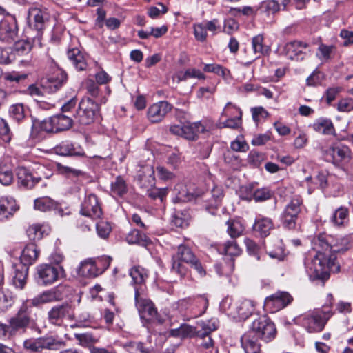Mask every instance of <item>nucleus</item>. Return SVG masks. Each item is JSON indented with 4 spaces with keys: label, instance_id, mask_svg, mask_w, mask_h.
<instances>
[{
    "label": "nucleus",
    "instance_id": "9d476101",
    "mask_svg": "<svg viewBox=\"0 0 353 353\" xmlns=\"http://www.w3.org/2000/svg\"><path fill=\"white\" fill-rule=\"evenodd\" d=\"M50 19L48 9L42 6L33 5L29 8L28 12V23L29 26L37 30V35L41 34L45 29L46 24Z\"/></svg>",
    "mask_w": 353,
    "mask_h": 353
},
{
    "label": "nucleus",
    "instance_id": "13d9d810",
    "mask_svg": "<svg viewBox=\"0 0 353 353\" xmlns=\"http://www.w3.org/2000/svg\"><path fill=\"white\" fill-rule=\"evenodd\" d=\"M222 117L231 118V117H242V112L241 109L236 106L235 104H233L231 102H228L223 110L221 113Z\"/></svg>",
    "mask_w": 353,
    "mask_h": 353
},
{
    "label": "nucleus",
    "instance_id": "412c9836",
    "mask_svg": "<svg viewBox=\"0 0 353 353\" xmlns=\"http://www.w3.org/2000/svg\"><path fill=\"white\" fill-rule=\"evenodd\" d=\"M334 242V236L327 234L325 232H321L316 235L312 241V248L310 251L325 253L327 255H335L332 253V243Z\"/></svg>",
    "mask_w": 353,
    "mask_h": 353
},
{
    "label": "nucleus",
    "instance_id": "3c124183",
    "mask_svg": "<svg viewBox=\"0 0 353 353\" xmlns=\"http://www.w3.org/2000/svg\"><path fill=\"white\" fill-rule=\"evenodd\" d=\"M333 301L334 297L332 294H328L327 296V303H325L324 305H323L321 309H316L314 310V312H319L318 314H319L321 319H323V320H325V323H327V321L333 314L332 310Z\"/></svg>",
    "mask_w": 353,
    "mask_h": 353
},
{
    "label": "nucleus",
    "instance_id": "2eb2a0df",
    "mask_svg": "<svg viewBox=\"0 0 353 353\" xmlns=\"http://www.w3.org/2000/svg\"><path fill=\"white\" fill-rule=\"evenodd\" d=\"M284 52L291 60L302 61L310 52V47L307 42L294 40L285 43Z\"/></svg>",
    "mask_w": 353,
    "mask_h": 353
},
{
    "label": "nucleus",
    "instance_id": "49530a36",
    "mask_svg": "<svg viewBox=\"0 0 353 353\" xmlns=\"http://www.w3.org/2000/svg\"><path fill=\"white\" fill-rule=\"evenodd\" d=\"M312 180V176H307L305 178V183L308 188V193L311 194L315 189L321 188L324 189L327 186V175L323 173H319L316 176H315V182L314 185H311L310 181Z\"/></svg>",
    "mask_w": 353,
    "mask_h": 353
},
{
    "label": "nucleus",
    "instance_id": "de8ad7c7",
    "mask_svg": "<svg viewBox=\"0 0 353 353\" xmlns=\"http://www.w3.org/2000/svg\"><path fill=\"white\" fill-rule=\"evenodd\" d=\"M351 246L350 236H345L341 237L334 236V242L332 243V253L344 252L347 250Z\"/></svg>",
    "mask_w": 353,
    "mask_h": 353
},
{
    "label": "nucleus",
    "instance_id": "5701e85b",
    "mask_svg": "<svg viewBox=\"0 0 353 353\" xmlns=\"http://www.w3.org/2000/svg\"><path fill=\"white\" fill-rule=\"evenodd\" d=\"M66 73L60 69H57L52 76L42 80L41 87L47 92H54L66 82Z\"/></svg>",
    "mask_w": 353,
    "mask_h": 353
},
{
    "label": "nucleus",
    "instance_id": "aec40b11",
    "mask_svg": "<svg viewBox=\"0 0 353 353\" xmlns=\"http://www.w3.org/2000/svg\"><path fill=\"white\" fill-rule=\"evenodd\" d=\"M81 214L92 219L99 218L102 214V210L97 196L94 194L85 196L81 203Z\"/></svg>",
    "mask_w": 353,
    "mask_h": 353
},
{
    "label": "nucleus",
    "instance_id": "b1692460",
    "mask_svg": "<svg viewBox=\"0 0 353 353\" xmlns=\"http://www.w3.org/2000/svg\"><path fill=\"white\" fill-rule=\"evenodd\" d=\"M29 268L23 264L12 265L11 284L15 289L22 290L25 288L28 276Z\"/></svg>",
    "mask_w": 353,
    "mask_h": 353
},
{
    "label": "nucleus",
    "instance_id": "0eeeda50",
    "mask_svg": "<svg viewBox=\"0 0 353 353\" xmlns=\"http://www.w3.org/2000/svg\"><path fill=\"white\" fill-rule=\"evenodd\" d=\"M37 282L40 285H50L63 276L64 270L61 266L42 263L37 266Z\"/></svg>",
    "mask_w": 353,
    "mask_h": 353
},
{
    "label": "nucleus",
    "instance_id": "2f4dec72",
    "mask_svg": "<svg viewBox=\"0 0 353 353\" xmlns=\"http://www.w3.org/2000/svg\"><path fill=\"white\" fill-rule=\"evenodd\" d=\"M243 190L248 192V194L243 197V199L248 201L254 199L256 202H263L271 199L273 195V192L268 188H258L252 191L251 187H245Z\"/></svg>",
    "mask_w": 353,
    "mask_h": 353
},
{
    "label": "nucleus",
    "instance_id": "a19ab883",
    "mask_svg": "<svg viewBox=\"0 0 353 353\" xmlns=\"http://www.w3.org/2000/svg\"><path fill=\"white\" fill-rule=\"evenodd\" d=\"M125 240L129 244H138L145 247L150 242L145 234L141 233L136 229L132 230L126 235Z\"/></svg>",
    "mask_w": 353,
    "mask_h": 353
},
{
    "label": "nucleus",
    "instance_id": "6e6d98bb",
    "mask_svg": "<svg viewBox=\"0 0 353 353\" xmlns=\"http://www.w3.org/2000/svg\"><path fill=\"white\" fill-rule=\"evenodd\" d=\"M26 112L27 110L23 103L13 104L9 108L10 116L18 122L25 118Z\"/></svg>",
    "mask_w": 353,
    "mask_h": 353
},
{
    "label": "nucleus",
    "instance_id": "680f3d73",
    "mask_svg": "<svg viewBox=\"0 0 353 353\" xmlns=\"http://www.w3.org/2000/svg\"><path fill=\"white\" fill-rule=\"evenodd\" d=\"M44 230L43 226L39 224H34L28 228L27 234L32 241L39 240L43 237Z\"/></svg>",
    "mask_w": 353,
    "mask_h": 353
},
{
    "label": "nucleus",
    "instance_id": "a878e982",
    "mask_svg": "<svg viewBox=\"0 0 353 353\" xmlns=\"http://www.w3.org/2000/svg\"><path fill=\"white\" fill-rule=\"evenodd\" d=\"M54 150L56 154L61 156H85L84 150L80 145L69 141H62Z\"/></svg>",
    "mask_w": 353,
    "mask_h": 353
},
{
    "label": "nucleus",
    "instance_id": "4be33fe9",
    "mask_svg": "<svg viewBox=\"0 0 353 353\" xmlns=\"http://www.w3.org/2000/svg\"><path fill=\"white\" fill-rule=\"evenodd\" d=\"M172 108V105L165 101L153 103L148 109V119L152 123H159L163 120Z\"/></svg>",
    "mask_w": 353,
    "mask_h": 353
},
{
    "label": "nucleus",
    "instance_id": "c03bdc74",
    "mask_svg": "<svg viewBox=\"0 0 353 353\" xmlns=\"http://www.w3.org/2000/svg\"><path fill=\"white\" fill-rule=\"evenodd\" d=\"M128 192V187L125 181L118 176L114 181L111 183V194L114 197H122Z\"/></svg>",
    "mask_w": 353,
    "mask_h": 353
},
{
    "label": "nucleus",
    "instance_id": "a18cd8bd",
    "mask_svg": "<svg viewBox=\"0 0 353 353\" xmlns=\"http://www.w3.org/2000/svg\"><path fill=\"white\" fill-rule=\"evenodd\" d=\"M335 49L336 48L333 45L320 43L317 49L316 57L322 63H327L332 58Z\"/></svg>",
    "mask_w": 353,
    "mask_h": 353
},
{
    "label": "nucleus",
    "instance_id": "473e14b6",
    "mask_svg": "<svg viewBox=\"0 0 353 353\" xmlns=\"http://www.w3.org/2000/svg\"><path fill=\"white\" fill-rule=\"evenodd\" d=\"M39 254V250L37 245L32 243H29L23 250L19 264H23L28 268L36 261Z\"/></svg>",
    "mask_w": 353,
    "mask_h": 353
},
{
    "label": "nucleus",
    "instance_id": "052dcab7",
    "mask_svg": "<svg viewBox=\"0 0 353 353\" xmlns=\"http://www.w3.org/2000/svg\"><path fill=\"white\" fill-rule=\"evenodd\" d=\"M55 296L54 292L48 290L33 298V303H34L36 306H39L42 304L54 301L55 299Z\"/></svg>",
    "mask_w": 353,
    "mask_h": 353
},
{
    "label": "nucleus",
    "instance_id": "0e129e2a",
    "mask_svg": "<svg viewBox=\"0 0 353 353\" xmlns=\"http://www.w3.org/2000/svg\"><path fill=\"white\" fill-rule=\"evenodd\" d=\"M324 80V74L315 70L306 79V83L308 86H317L321 84Z\"/></svg>",
    "mask_w": 353,
    "mask_h": 353
},
{
    "label": "nucleus",
    "instance_id": "20e7f679",
    "mask_svg": "<svg viewBox=\"0 0 353 353\" xmlns=\"http://www.w3.org/2000/svg\"><path fill=\"white\" fill-rule=\"evenodd\" d=\"M65 345V342L57 335L46 334L38 338H30L23 343V347L30 353L57 351Z\"/></svg>",
    "mask_w": 353,
    "mask_h": 353
},
{
    "label": "nucleus",
    "instance_id": "79ce46f5",
    "mask_svg": "<svg viewBox=\"0 0 353 353\" xmlns=\"http://www.w3.org/2000/svg\"><path fill=\"white\" fill-rule=\"evenodd\" d=\"M227 232L232 239H236L243 234L245 225L240 219H231L227 221Z\"/></svg>",
    "mask_w": 353,
    "mask_h": 353
},
{
    "label": "nucleus",
    "instance_id": "e2e57ef3",
    "mask_svg": "<svg viewBox=\"0 0 353 353\" xmlns=\"http://www.w3.org/2000/svg\"><path fill=\"white\" fill-rule=\"evenodd\" d=\"M223 248L225 254L230 256H238L241 252V250L234 239L225 242L223 244Z\"/></svg>",
    "mask_w": 353,
    "mask_h": 353
},
{
    "label": "nucleus",
    "instance_id": "603ef678",
    "mask_svg": "<svg viewBox=\"0 0 353 353\" xmlns=\"http://www.w3.org/2000/svg\"><path fill=\"white\" fill-rule=\"evenodd\" d=\"M32 48V43L28 39H21L14 43V52L18 56L28 54Z\"/></svg>",
    "mask_w": 353,
    "mask_h": 353
},
{
    "label": "nucleus",
    "instance_id": "dca6fc26",
    "mask_svg": "<svg viewBox=\"0 0 353 353\" xmlns=\"http://www.w3.org/2000/svg\"><path fill=\"white\" fill-rule=\"evenodd\" d=\"M132 278L130 283L134 290V295L143 294L147 292L145 281L148 278V271L141 266H134L129 271Z\"/></svg>",
    "mask_w": 353,
    "mask_h": 353
},
{
    "label": "nucleus",
    "instance_id": "774afa93",
    "mask_svg": "<svg viewBox=\"0 0 353 353\" xmlns=\"http://www.w3.org/2000/svg\"><path fill=\"white\" fill-rule=\"evenodd\" d=\"M336 108L337 110L341 112H349L353 111V99H341L337 103Z\"/></svg>",
    "mask_w": 353,
    "mask_h": 353
},
{
    "label": "nucleus",
    "instance_id": "4468645a",
    "mask_svg": "<svg viewBox=\"0 0 353 353\" xmlns=\"http://www.w3.org/2000/svg\"><path fill=\"white\" fill-rule=\"evenodd\" d=\"M292 296L287 292H277L267 297L263 307L270 313H275L292 303Z\"/></svg>",
    "mask_w": 353,
    "mask_h": 353
},
{
    "label": "nucleus",
    "instance_id": "1a4fd4ad",
    "mask_svg": "<svg viewBox=\"0 0 353 353\" xmlns=\"http://www.w3.org/2000/svg\"><path fill=\"white\" fill-rule=\"evenodd\" d=\"M98 103L89 97H85L79 102L75 117L82 125H89L94 122L99 115Z\"/></svg>",
    "mask_w": 353,
    "mask_h": 353
},
{
    "label": "nucleus",
    "instance_id": "f704fd0d",
    "mask_svg": "<svg viewBox=\"0 0 353 353\" xmlns=\"http://www.w3.org/2000/svg\"><path fill=\"white\" fill-rule=\"evenodd\" d=\"M173 80L177 83L186 81L188 79H205V75L199 69L188 68L185 71H178L173 75Z\"/></svg>",
    "mask_w": 353,
    "mask_h": 353
},
{
    "label": "nucleus",
    "instance_id": "4c0bfd02",
    "mask_svg": "<svg viewBox=\"0 0 353 353\" xmlns=\"http://www.w3.org/2000/svg\"><path fill=\"white\" fill-rule=\"evenodd\" d=\"M68 57L78 70H84L87 68V61L84 55L78 48H72L68 52Z\"/></svg>",
    "mask_w": 353,
    "mask_h": 353
},
{
    "label": "nucleus",
    "instance_id": "8fccbe9b",
    "mask_svg": "<svg viewBox=\"0 0 353 353\" xmlns=\"http://www.w3.org/2000/svg\"><path fill=\"white\" fill-rule=\"evenodd\" d=\"M195 329L188 325H183L177 329L170 330V335L181 339L191 338L195 335Z\"/></svg>",
    "mask_w": 353,
    "mask_h": 353
},
{
    "label": "nucleus",
    "instance_id": "393cba45",
    "mask_svg": "<svg viewBox=\"0 0 353 353\" xmlns=\"http://www.w3.org/2000/svg\"><path fill=\"white\" fill-rule=\"evenodd\" d=\"M137 181L141 187L149 189L155 185L154 170L153 166L144 165L140 166L137 175Z\"/></svg>",
    "mask_w": 353,
    "mask_h": 353
},
{
    "label": "nucleus",
    "instance_id": "37998d69",
    "mask_svg": "<svg viewBox=\"0 0 353 353\" xmlns=\"http://www.w3.org/2000/svg\"><path fill=\"white\" fill-rule=\"evenodd\" d=\"M264 38L261 34L254 37L252 39V47L256 57H260L261 55L268 54L270 48L268 46L263 43Z\"/></svg>",
    "mask_w": 353,
    "mask_h": 353
},
{
    "label": "nucleus",
    "instance_id": "338daca9",
    "mask_svg": "<svg viewBox=\"0 0 353 353\" xmlns=\"http://www.w3.org/2000/svg\"><path fill=\"white\" fill-rule=\"evenodd\" d=\"M94 261L100 275L109 268L112 261V258L108 256H102L97 259H94Z\"/></svg>",
    "mask_w": 353,
    "mask_h": 353
},
{
    "label": "nucleus",
    "instance_id": "6e6552de",
    "mask_svg": "<svg viewBox=\"0 0 353 353\" xmlns=\"http://www.w3.org/2000/svg\"><path fill=\"white\" fill-rule=\"evenodd\" d=\"M31 322L16 314L7 320V323L0 321V338L12 339L26 332Z\"/></svg>",
    "mask_w": 353,
    "mask_h": 353
},
{
    "label": "nucleus",
    "instance_id": "ea45409f",
    "mask_svg": "<svg viewBox=\"0 0 353 353\" xmlns=\"http://www.w3.org/2000/svg\"><path fill=\"white\" fill-rule=\"evenodd\" d=\"M57 207V202L48 196L37 198L34 202V209L41 212H48L56 210Z\"/></svg>",
    "mask_w": 353,
    "mask_h": 353
},
{
    "label": "nucleus",
    "instance_id": "bb28decb",
    "mask_svg": "<svg viewBox=\"0 0 353 353\" xmlns=\"http://www.w3.org/2000/svg\"><path fill=\"white\" fill-rule=\"evenodd\" d=\"M18 210L19 205L14 198L0 197V221L10 219Z\"/></svg>",
    "mask_w": 353,
    "mask_h": 353
},
{
    "label": "nucleus",
    "instance_id": "ddd939ff",
    "mask_svg": "<svg viewBox=\"0 0 353 353\" xmlns=\"http://www.w3.org/2000/svg\"><path fill=\"white\" fill-rule=\"evenodd\" d=\"M18 24L13 16H7L0 20V41L11 44L18 37Z\"/></svg>",
    "mask_w": 353,
    "mask_h": 353
},
{
    "label": "nucleus",
    "instance_id": "69168bd1",
    "mask_svg": "<svg viewBox=\"0 0 353 353\" xmlns=\"http://www.w3.org/2000/svg\"><path fill=\"white\" fill-rule=\"evenodd\" d=\"M230 148L233 151L245 152L249 149V145L243 137H238L231 142Z\"/></svg>",
    "mask_w": 353,
    "mask_h": 353
},
{
    "label": "nucleus",
    "instance_id": "bf43d9fd",
    "mask_svg": "<svg viewBox=\"0 0 353 353\" xmlns=\"http://www.w3.org/2000/svg\"><path fill=\"white\" fill-rule=\"evenodd\" d=\"M203 71L205 72H212L224 78H226L230 74L229 70L219 64H205Z\"/></svg>",
    "mask_w": 353,
    "mask_h": 353
},
{
    "label": "nucleus",
    "instance_id": "e433bc0d",
    "mask_svg": "<svg viewBox=\"0 0 353 353\" xmlns=\"http://www.w3.org/2000/svg\"><path fill=\"white\" fill-rule=\"evenodd\" d=\"M78 274L83 277H96L99 275L98 269L92 259H88L81 263L78 268Z\"/></svg>",
    "mask_w": 353,
    "mask_h": 353
},
{
    "label": "nucleus",
    "instance_id": "58836bf2",
    "mask_svg": "<svg viewBox=\"0 0 353 353\" xmlns=\"http://www.w3.org/2000/svg\"><path fill=\"white\" fill-rule=\"evenodd\" d=\"M330 221L336 227H344L349 221V210L345 207H340L332 214Z\"/></svg>",
    "mask_w": 353,
    "mask_h": 353
},
{
    "label": "nucleus",
    "instance_id": "f03ea898",
    "mask_svg": "<svg viewBox=\"0 0 353 353\" xmlns=\"http://www.w3.org/2000/svg\"><path fill=\"white\" fill-rule=\"evenodd\" d=\"M326 254L309 251L305 254L304 265L310 280L325 281L330 278V272L339 270L336 256Z\"/></svg>",
    "mask_w": 353,
    "mask_h": 353
},
{
    "label": "nucleus",
    "instance_id": "7ed1b4c3",
    "mask_svg": "<svg viewBox=\"0 0 353 353\" xmlns=\"http://www.w3.org/2000/svg\"><path fill=\"white\" fill-rule=\"evenodd\" d=\"M185 264L194 268L201 276L205 274L202 265L190 248L186 245H180L176 254L172 256V270L181 277L184 276L188 273V268Z\"/></svg>",
    "mask_w": 353,
    "mask_h": 353
},
{
    "label": "nucleus",
    "instance_id": "c756f323",
    "mask_svg": "<svg viewBox=\"0 0 353 353\" xmlns=\"http://www.w3.org/2000/svg\"><path fill=\"white\" fill-rule=\"evenodd\" d=\"M17 182L19 185L31 189L40 181L39 177H35L24 167H19L17 170Z\"/></svg>",
    "mask_w": 353,
    "mask_h": 353
},
{
    "label": "nucleus",
    "instance_id": "72a5a7b5",
    "mask_svg": "<svg viewBox=\"0 0 353 353\" xmlns=\"http://www.w3.org/2000/svg\"><path fill=\"white\" fill-rule=\"evenodd\" d=\"M311 128L316 132L324 135H334L335 128L330 119L319 118L312 123Z\"/></svg>",
    "mask_w": 353,
    "mask_h": 353
},
{
    "label": "nucleus",
    "instance_id": "6ab92c4d",
    "mask_svg": "<svg viewBox=\"0 0 353 353\" xmlns=\"http://www.w3.org/2000/svg\"><path fill=\"white\" fill-rule=\"evenodd\" d=\"M49 322L54 325H61L64 320H71L74 314L72 307L68 304L59 305L53 307L48 313Z\"/></svg>",
    "mask_w": 353,
    "mask_h": 353
},
{
    "label": "nucleus",
    "instance_id": "c85d7f7f",
    "mask_svg": "<svg viewBox=\"0 0 353 353\" xmlns=\"http://www.w3.org/2000/svg\"><path fill=\"white\" fill-rule=\"evenodd\" d=\"M254 307V301L244 299L235 304V311H231L230 315L238 316L241 319H246L252 314Z\"/></svg>",
    "mask_w": 353,
    "mask_h": 353
},
{
    "label": "nucleus",
    "instance_id": "423d86ee",
    "mask_svg": "<svg viewBox=\"0 0 353 353\" xmlns=\"http://www.w3.org/2000/svg\"><path fill=\"white\" fill-rule=\"evenodd\" d=\"M302 205L303 199L299 195H294L287 203L281 214V221L285 228L288 230L296 228Z\"/></svg>",
    "mask_w": 353,
    "mask_h": 353
},
{
    "label": "nucleus",
    "instance_id": "09e8293b",
    "mask_svg": "<svg viewBox=\"0 0 353 353\" xmlns=\"http://www.w3.org/2000/svg\"><path fill=\"white\" fill-rule=\"evenodd\" d=\"M34 306L37 307L36 305L33 303V299H27L23 301L22 304L21 305L19 310H17V312L15 314L21 318H24L27 321L31 322L32 309V307Z\"/></svg>",
    "mask_w": 353,
    "mask_h": 353
},
{
    "label": "nucleus",
    "instance_id": "5fc2aeb1",
    "mask_svg": "<svg viewBox=\"0 0 353 353\" xmlns=\"http://www.w3.org/2000/svg\"><path fill=\"white\" fill-rule=\"evenodd\" d=\"M14 179L12 168L3 163L0 164V183L3 185H10Z\"/></svg>",
    "mask_w": 353,
    "mask_h": 353
},
{
    "label": "nucleus",
    "instance_id": "7c9ffc66",
    "mask_svg": "<svg viewBox=\"0 0 353 353\" xmlns=\"http://www.w3.org/2000/svg\"><path fill=\"white\" fill-rule=\"evenodd\" d=\"M190 304V310L195 317L203 314L208 307V299L205 296H200L194 300L183 299L181 301V305Z\"/></svg>",
    "mask_w": 353,
    "mask_h": 353
},
{
    "label": "nucleus",
    "instance_id": "f257e3e1",
    "mask_svg": "<svg viewBox=\"0 0 353 353\" xmlns=\"http://www.w3.org/2000/svg\"><path fill=\"white\" fill-rule=\"evenodd\" d=\"M276 330L274 324L266 316H261L255 319L251 328L244 334L241 340V346L245 353L260 352L259 339L269 342L274 339Z\"/></svg>",
    "mask_w": 353,
    "mask_h": 353
},
{
    "label": "nucleus",
    "instance_id": "39448f33",
    "mask_svg": "<svg viewBox=\"0 0 353 353\" xmlns=\"http://www.w3.org/2000/svg\"><path fill=\"white\" fill-rule=\"evenodd\" d=\"M212 125V121L203 119L197 122L187 123L186 124L172 125L170 127V132L185 139L194 141L197 139L199 134L209 131Z\"/></svg>",
    "mask_w": 353,
    "mask_h": 353
},
{
    "label": "nucleus",
    "instance_id": "f3484780",
    "mask_svg": "<svg viewBox=\"0 0 353 353\" xmlns=\"http://www.w3.org/2000/svg\"><path fill=\"white\" fill-rule=\"evenodd\" d=\"M134 299L136 307L142 319L150 321L156 318L157 311L152 302L147 298V292L134 295Z\"/></svg>",
    "mask_w": 353,
    "mask_h": 353
},
{
    "label": "nucleus",
    "instance_id": "4d7b16f0",
    "mask_svg": "<svg viewBox=\"0 0 353 353\" xmlns=\"http://www.w3.org/2000/svg\"><path fill=\"white\" fill-rule=\"evenodd\" d=\"M219 327V321L216 319H212L207 322H203L201 330L197 332L199 336L209 335L212 332L216 330Z\"/></svg>",
    "mask_w": 353,
    "mask_h": 353
},
{
    "label": "nucleus",
    "instance_id": "864d4df0",
    "mask_svg": "<svg viewBox=\"0 0 353 353\" xmlns=\"http://www.w3.org/2000/svg\"><path fill=\"white\" fill-rule=\"evenodd\" d=\"M274 248L272 250L269 249L267 251V254L272 259H277L279 261L283 260L285 254L282 241L279 239H275L274 241Z\"/></svg>",
    "mask_w": 353,
    "mask_h": 353
},
{
    "label": "nucleus",
    "instance_id": "a211bd4d",
    "mask_svg": "<svg viewBox=\"0 0 353 353\" xmlns=\"http://www.w3.org/2000/svg\"><path fill=\"white\" fill-rule=\"evenodd\" d=\"M318 313L319 312L312 311L299 318V323L310 333L321 332L326 324Z\"/></svg>",
    "mask_w": 353,
    "mask_h": 353
},
{
    "label": "nucleus",
    "instance_id": "f8f14e48",
    "mask_svg": "<svg viewBox=\"0 0 353 353\" xmlns=\"http://www.w3.org/2000/svg\"><path fill=\"white\" fill-rule=\"evenodd\" d=\"M326 157L330 158L332 162L336 165H345L352 159V152L349 146L336 143L330 146L326 150Z\"/></svg>",
    "mask_w": 353,
    "mask_h": 353
},
{
    "label": "nucleus",
    "instance_id": "9b49d317",
    "mask_svg": "<svg viewBox=\"0 0 353 353\" xmlns=\"http://www.w3.org/2000/svg\"><path fill=\"white\" fill-rule=\"evenodd\" d=\"M70 117L63 114H58L43 120L39 124L41 130L54 133L69 130L72 125Z\"/></svg>",
    "mask_w": 353,
    "mask_h": 353
},
{
    "label": "nucleus",
    "instance_id": "cd10ccee",
    "mask_svg": "<svg viewBox=\"0 0 353 353\" xmlns=\"http://www.w3.org/2000/svg\"><path fill=\"white\" fill-rule=\"evenodd\" d=\"M274 228L273 221L270 218L258 215L252 226L253 231L261 237H266Z\"/></svg>",
    "mask_w": 353,
    "mask_h": 353
},
{
    "label": "nucleus",
    "instance_id": "c9c22d12",
    "mask_svg": "<svg viewBox=\"0 0 353 353\" xmlns=\"http://www.w3.org/2000/svg\"><path fill=\"white\" fill-rule=\"evenodd\" d=\"M248 254L254 257L258 261H265L266 255L262 245H259L253 240L246 238L244 241Z\"/></svg>",
    "mask_w": 353,
    "mask_h": 353
}]
</instances>
